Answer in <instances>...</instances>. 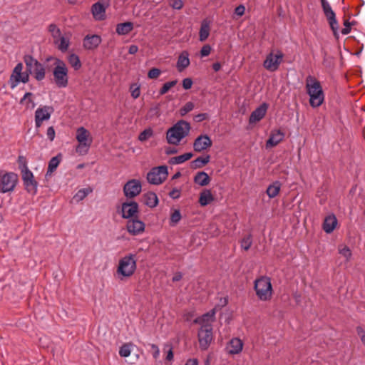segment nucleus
Segmentation results:
<instances>
[{
	"label": "nucleus",
	"instance_id": "8fccbe9b",
	"mask_svg": "<svg viewBox=\"0 0 365 365\" xmlns=\"http://www.w3.org/2000/svg\"><path fill=\"white\" fill-rule=\"evenodd\" d=\"M208 232L212 237H217L220 234V231L218 229L217 226L215 224L210 225L208 228Z\"/></svg>",
	"mask_w": 365,
	"mask_h": 365
},
{
	"label": "nucleus",
	"instance_id": "aec40b11",
	"mask_svg": "<svg viewBox=\"0 0 365 365\" xmlns=\"http://www.w3.org/2000/svg\"><path fill=\"white\" fill-rule=\"evenodd\" d=\"M243 348V342L239 338H233L226 346L228 354L234 355L240 353Z\"/></svg>",
	"mask_w": 365,
	"mask_h": 365
},
{
	"label": "nucleus",
	"instance_id": "c756f323",
	"mask_svg": "<svg viewBox=\"0 0 365 365\" xmlns=\"http://www.w3.org/2000/svg\"><path fill=\"white\" fill-rule=\"evenodd\" d=\"M133 29V24L130 21L120 23L116 25V33L118 35L128 34Z\"/></svg>",
	"mask_w": 365,
	"mask_h": 365
},
{
	"label": "nucleus",
	"instance_id": "e433bc0d",
	"mask_svg": "<svg viewBox=\"0 0 365 365\" xmlns=\"http://www.w3.org/2000/svg\"><path fill=\"white\" fill-rule=\"evenodd\" d=\"M93 192V188L88 187L80 189L74 195L73 198L77 201H81L87 197V195Z\"/></svg>",
	"mask_w": 365,
	"mask_h": 365
},
{
	"label": "nucleus",
	"instance_id": "9b49d317",
	"mask_svg": "<svg viewBox=\"0 0 365 365\" xmlns=\"http://www.w3.org/2000/svg\"><path fill=\"white\" fill-rule=\"evenodd\" d=\"M142 186L140 180L132 179L128 180L123 186V192L128 198H133L141 192Z\"/></svg>",
	"mask_w": 365,
	"mask_h": 365
},
{
	"label": "nucleus",
	"instance_id": "a878e982",
	"mask_svg": "<svg viewBox=\"0 0 365 365\" xmlns=\"http://www.w3.org/2000/svg\"><path fill=\"white\" fill-rule=\"evenodd\" d=\"M194 182L200 186H206L210 182V178L208 174L204 171L197 173L194 177Z\"/></svg>",
	"mask_w": 365,
	"mask_h": 365
},
{
	"label": "nucleus",
	"instance_id": "f3484780",
	"mask_svg": "<svg viewBox=\"0 0 365 365\" xmlns=\"http://www.w3.org/2000/svg\"><path fill=\"white\" fill-rule=\"evenodd\" d=\"M101 37L98 35H87L83 38V45L86 49L93 50L101 44Z\"/></svg>",
	"mask_w": 365,
	"mask_h": 365
},
{
	"label": "nucleus",
	"instance_id": "6ab92c4d",
	"mask_svg": "<svg viewBox=\"0 0 365 365\" xmlns=\"http://www.w3.org/2000/svg\"><path fill=\"white\" fill-rule=\"evenodd\" d=\"M284 133L280 130H274L271 132L269 138L266 142V148H273L283 140Z\"/></svg>",
	"mask_w": 365,
	"mask_h": 365
},
{
	"label": "nucleus",
	"instance_id": "393cba45",
	"mask_svg": "<svg viewBox=\"0 0 365 365\" xmlns=\"http://www.w3.org/2000/svg\"><path fill=\"white\" fill-rule=\"evenodd\" d=\"M144 204L153 208L158 204V198L157 195L153 192H148L143 195Z\"/></svg>",
	"mask_w": 365,
	"mask_h": 365
},
{
	"label": "nucleus",
	"instance_id": "20e7f679",
	"mask_svg": "<svg viewBox=\"0 0 365 365\" xmlns=\"http://www.w3.org/2000/svg\"><path fill=\"white\" fill-rule=\"evenodd\" d=\"M54 61L55 68L53 71L54 82L58 88H66L68 84V68L61 59L49 56L46 61Z\"/></svg>",
	"mask_w": 365,
	"mask_h": 365
},
{
	"label": "nucleus",
	"instance_id": "774afa93",
	"mask_svg": "<svg viewBox=\"0 0 365 365\" xmlns=\"http://www.w3.org/2000/svg\"><path fill=\"white\" fill-rule=\"evenodd\" d=\"M356 332L360 336L361 341L365 344V331L361 327H356Z\"/></svg>",
	"mask_w": 365,
	"mask_h": 365
},
{
	"label": "nucleus",
	"instance_id": "680f3d73",
	"mask_svg": "<svg viewBox=\"0 0 365 365\" xmlns=\"http://www.w3.org/2000/svg\"><path fill=\"white\" fill-rule=\"evenodd\" d=\"M168 195L173 199H178L180 197V190L173 188Z\"/></svg>",
	"mask_w": 365,
	"mask_h": 365
},
{
	"label": "nucleus",
	"instance_id": "58836bf2",
	"mask_svg": "<svg viewBox=\"0 0 365 365\" xmlns=\"http://www.w3.org/2000/svg\"><path fill=\"white\" fill-rule=\"evenodd\" d=\"M252 245V235L249 234L240 240V247L242 250L247 251Z\"/></svg>",
	"mask_w": 365,
	"mask_h": 365
},
{
	"label": "nucleus",
	"instance_id": "603ef678",
	"mask_svg": "<svg viewBox=\"0 0 365 365\" xmlns=\"http://www.w3.org/2000/svg\"><path fill=\"white\" fill-rule=\"evenodd\" d=\"M161 73V71L157 68H151L148 73V77L150 79L157 78L160 74Z\"/></svg>",
	"mask_w": 365,
	"mask_h": 365
},
{
	"label": "nucleus",
	"instance_id": "4c0bfd02",
	"mask_svg": "<svg viewBox=\"0 0 365 365\" xmlns=\"http://www.w3.org/2000/svg\"><path fill=\"white\" fill-rule=\"evenodd\" d=\"M68 63L71 66L76 70H78L81 68V63L78 56L75 53H72L68 56Z\"/></svg>",
	"mask_w": 365,
	"mask_h": 365
},
{
	"label": "nucleus",
	"instance_id": "338daca9",
	"mask_svg": "<svg viewBox=\"0 0 365 365\" xmlns=\"http://www.w3.org/2000/svg\"><path fill=\"white\" fill-rule=\"evenodd\" d=\"M18 163L20 165V168H21V170H26V168H28L27 165H26V158L24 157V156H22V155L19 156V158H18Z\"/></svg>",
	"mask_w": 365,
	"mask_h": 365
},
{
	"label": "nucleus",
	"instance_id": "4468645a",
	"mask_svg": "<svg viewBox=\"0 0 365 365\" xmlns=\"http://www.w3.org/2000/svg\"><path fill=\"white\" fill-rule=\"evenodd\" d=\"M145 223L137 218L128 220L126 227L128 232L132 235H138L145 230Z\"/></svg>",
	"mask_w": 365,
	"mask_h": 365
},
{
	"label": "nucleus",
	"instance_id": "0e129e2a",
	"mask_svg": "<svg viewBox=\"0 0 365 365\" xmlns=\"http://www.w3.org/2000/svg\"><path fill=\"white\" fill-rule=\"evenodd\" d=\"M22 69H23L22 63H17L16 66H15L11 75L19 76L22 73Z\"/></svg>",
	"mask_w": 365,
	"mask_h": 365
},
{
	"label": "nucleus",
	"instance_id": "72a5a7b5",
	"mask_svg": "<svg viewBox=\"0 0 365 365\" xmlns=\"http://www.w3.org/2000/svg\"><path fill=\"white\" fill-rule=\"evenodd\" d=\"M193 154L192 153H186L185 154L170 158L168 163L170 165L180 164L190 160Z\"/></svg>",
	"mask_w": 365,
	"mask_h": 365
},
{
	"label": "nucleus",
	"instance_id": "69168bd1",
	"mask_svg": "<svg viewBox=\"0 0 365 365\" xmlns=\"http://www.w3.org/2000/svg\"><path fill=\"white\" fill-rule=\"evenodd\" d=\"M245 11V7L244 5L240 4L235 9V14L237 16H242Z\"/></svg>",
	"mask_w": 365,
	"mask_h": 365
},
{
	"label": "nucleus",
	"instance_id": "4d7b16f0",
	"mask_svg": "<svg viewBox=\"0 0 365 365\" xmlns=\"http://www.w3.org/2000/svg\"><path fill=\"white\" fill-rule=\"evenodd\" d=\"M135 85L133 84L130 86V91H131V96L136 99L138 98L140 95V87L139 86H137L135 87L134 89H133V88L135 86Z\"/></svg>",
	"mask_w": 365,
	"mask_h": 365
},
{
	"label": "nucleus",
	"instance_id": "13d9d810",
	"mask_svg": "<svg viewBox=\"0 0 365 365\" xmlns=\"http://www.w3.org/2000/svg\"><path fill=\"white\" fill-rule=\"evenodd\" d=\"M46 135L50 141H53L54 140L56 132L53 126H50L48 128Z\"/></svg>",
	"mask_w": 365,
	"mask_h": 365
},
{
	"label": "nucleus",
	"instance_id": "ea45409f",
	"mask_svg": "<svg viewBox=\"0 0 365 365\" xmlns=\"http://www.w3.org/2000/svg\"><path fill=\"white\" fill-rule=\"evenodd\" d=\"M24 61L26 64V68H29V70H34V66H36V63L38 61L34 58L31 55L26 54L24 56Z\"/></svg>",
	"mask_w": 365,
	"mask_h": 365
},
{
	"label": "nucleus",
	"instance_id": "c03bdc74",
	"mask_svg": "<svg viewBox=\"0 0 365 365\" xmlns=\"http://www.w3.org/2000/svg\"><path fill=\"white\" fill-rule=\"evenodd\" d=\"M153 131L151 128L145 129L141 132L138 135V140L140 141H145L153 136Z\"/></svg>",
	"mask_w": 365,
	"mask_h": 365
},
{
	"label": "nucleus",
	"instance_id": "f8f14e48",
	"mask_svg": "<svg viewBox=\"0 0 365 365\" xmlns=\"http://www.w3.org/2000/svg\"><path fill=\"white\" fill-rule=\"evenodd\" d=\"M139 206L135 201L125 202L122 204V217L133 219L138 217Z\"/></svg>",
	"mask_w": 365,
	"mask_h": 365
},
{
	"label": "nucleus",
	"instance_id": "3c124183",
	"mask_svg": "<svg viewBox=\"0 0 365 365\" xmlns=\"http://www.w3.org/2000/svg\"><path fill=\"white\" fill-rule=\"evenodd\" d=\"M355 24V21L349 22V20H345L344 21V28L341 29V33L343 35H346L351 31V26Z\"/></svg>",
	"mask_w": 365,
	"mask_h": 365
},
{
	"label": "nucleus",
	"instance_id": "79ce46f5",
	"mask_svg": "<svg viewBox=\"0 0 365 365\" xmlns=\"http://www.w3.org/2000/svg\"><path fill=\"white\" fill-rule=\"evenodd\" d=\"M181 218L182 216L180 211L179 210H175L174 212L171 214L170 218V225L172 227L176 225L180 222Z\"/></svg>",
	"mask_w": 365,
	"mask_h": 365
},
{
	"label": "nucleus",
	"instance_id": "5701e85b",
	"mask_svg": "<svg viewBox=\"0 0 365 365\" xmlns=\"http://www.w3.org/2000/svg\"><path fill=\"white\" fill-rule=\"evenodd\" d=\"M29 81V76H28V73L22 72L21 74H20L19 76L11 75L10 76L9 83L10 84L11 88L13 89L16 86H17V85L20 82L26 83Z\"/></svg>",
	"mask_w": 365,
	"mask_h": 365
},
{
	"label": "nucleus",
	"instance_id": "e2e57ef3",
	"mask_svg": "<svg viewBox=\"0 0 365 365\" xmlns=\"http://www.w3.org/2000/svg\"><path fill=\"white\" fill-rule=\"evenodd\" d=\"M208 118V114L206 113H199L194 117V120L196 122H202Z\"/></svg>",
	"mask_w": 365,
	"mask_h": 365
},
{
	"label": "nucleus",
	"instance_id": "4be33fe9",
	"mask_svg": "<svg viewBox=\"0 0 365 365\" xmlns=\"http://www.w3.org/2000/svg\"><path fill=\"white\" fill-rule=\"evenodd\" d=\"M190 62L189 59V53L183 51L178 56L176 67L179 72H182L184 69L189 66Z\"/></svg>",
	"mask_w": 365,
	"mask_h": 365
},
{
	"label": "nucleus",
	"instance_id": "9d476101",
	"mask_svg": "<svg viewBox=\"0 0 365 365\" xmlns=\"http://www.w3.org/2000/svg\"><path fill=\"white\" fill-rule=\"evenodd\" d=\"M283 57L284 54L280 51H278L275 55L271 52L267 56L266 59L263 63V66L271 72L276 71L278 70Z\"/></svg>",
	"mask_w": 365,
	"mask_h": 365
},
{
	"label": "nucleus",
	"instance_id": "39448f33",
	"mask_svg": "<svg viewBox=\"0 0 365 365\" xmlns=\"http://www.w3.org/2000/svg\"><path fill=\"white\" fill-rule=\"evenodd\" d=\"M256 294L260 300L267 301L272 297V287L270 279L267 277H261L255 282Z\"/></svg>",
	"mask_w": 365,
	"mask_h": 365
},
{
	"label": "nucleus",
	"instance_id": "c9c22d12",
	"mask_svg": "<svg viewBox=\"0 0 365 365\" xmlns=\"http://www.w3.org/2000/svg\"><path fill=\"white\" fill-rule=\"evenodd\" d=\"M210 26L206 21H203L201 24L200 30V41H205L210 34Z\"/></svg>",
	"mask_w": 365,
	"mask_h": 365
},
{
	"label": "nucleus",
	"instance_id": "cd10ccee",
	"mask_svg": "<svg viewBox=\"0 0 365 365\" xmlns=\"http://www.w3.org/2000/svg\"><path fill=\"white\" fill-rule=\"evenodd\" d=\"M210 160V155H206L205 157H198L190 162V168L193 170L201 168L207 165Z\"/></svg>",
	"mask_w": 365,
	"mask_h": 365
},
{
	"label": "nucleus",
	"instance_id": "2eb2a0df",
	"mask_svg": "<svg viewBox=\"0 0 365 365\" xmlns=\"http://www.w3.org/2000/svg\"><path fill=\"white\" fill-rule=\"evenodd\" d=\"M212 145V140L207 135H200L195 140L193 149L195 152L200 153L211 147Z\"/></svg>",
	"mask_w": 365,
	"mask_h": 365
},
{
	"label": "nucleus",
	"instance_id": "a18cd8bd",
	"mask_svg": "<svg viewBox=\"0 0 365 365\" xmlns=\"http://www.w3.org/2000/svg\"><path fill=\"white\" fill-rule=\"evenodd\" d=\"M329 26H330V28L331 29V31H333V34L334 36V37L338 39L339 38V32H338V30H339V24H338V21L336 20V19H334V20H331L329 21H328Z\"/></svg>",
	"mask_w": 365,
	"mask_h": 365
},
{
	"label": "nucleus",
	"instance_id": "de8ad7c7",
	"mask_svg": "<svg viewBox=\"0 0 365 365\" xmlns=\"http://www.w3.org/2000/svg\"><path fill=\"white\" fill-rule=\"evenodd\" d=\"M130 344H124L119 350V355L122 357H128L130 354Z\"/></svg>",
	"mask_w": 365,
	"mask_h": 365
},
{
	"label": "nucleus",
	"instance_id": "37998d69",
	"mask_svg": "<svg viewBox=\"0 0 365 365\" xmlns=\"http://www.w3.org/2000/svg\"><path fill=\"white\" fill-rule=\"evenodd\" d=\"M195 105L192 102H187L179 110L181 116L185 115L187 113L193 110Z\"/></svg>",
	"mask_w": 365,
	"mask_h": 365
},
{
	"label": "nucleus",
	"instance_id": "7ed1b4c3",
	"mask_svg": "<svg viewBox=\"0 0 365 365\" xmlns=\"http://www.w3.org/2000/svg\"><path fill=\"white\" fill-rule=\"evenodd\" d=\"M137 269V257L135 254H129L122 257L118 262L117 274L120 280L131 277Z\"/></svg>",
	"mask_w": 365,
	"mask_h": 365
},
{
	"label": "nucleus",
	"instance_id": "1a4fd4ad",
	"mask_svg": "<svg viewBox=\"0 0 365 365\" xmlns=\"http://www.w3.org/2000/svg\"><path fill=\"white\" fill-rule=\"evenodd\" d=\"M22 180L27 192L34 195L37 193L38 182L34 179L33 173L28 168L22 170Z\"/></svg>",
	"mask_w": 365,
	"mask_h": 365
},
{
	"label": "nucleus",
	"instance_id": "6e6d98bb",
	"mask_svg": "<svg viewBox=\"0 0 365 365\" xmlns=\"http://www.w3.org/2000/svg\"><path fill=\"white\" fill-rule=\"evenodd\" d=\"M211 51V46L209 44L204 45L200 50L202 57L207 56Z\"/></svg>",
	"mask_w": 365,
	"mask_h": 365
},
{
	"label": "nucleus",
	"instance_id": "b1692460",
	"mask_svg": "<svg viewBox=\"0 0 365 365\" xmlns=\"http://www.w3.org/2000/svg\"><path fill=\"white\" fill-rule=\"evenodd\" d=\"M214 200L215 197L210 190L205 189L200 194L199 203L201 206L205 207L211 203Z\"/></svg>",
	"mask_w": 365,
	"mask_h": 365
},
{
	"label": "nucleus",
	"instance_id": "a211bd4d",
	"mask_svg": "<svg viewBox=\"0 0 365 365\" xmlns=\"http://www.w3.org/2000/svg\"><path fill=\"white\" fill-rule=\"evenodd\" d=\"M108 6V4L105 6L101 1L93 4L91 6V12L93 18L98 21L104 20L106 19V10Z\"/></svg>",
	"mask_w": 365,
	"mask_h": 365
},
{
	"label": "nucleus",
	"instance_id": "052dcab7",
	"mask_svg": "<svg viewBox=\"0 0 365 365\" xmlns=\"http://www.w3.org/2000/svg\"><path fill=\"white\" fill-rule=\"evenodd\" d=\"M153 351V356L155 359H157L160 355V350L157 345L152 344L150 345Z\"/></svg>",
	"mask_w": 365,
	"mask_h": 365
},
{
	"label": "nucleus",
	"instance_id": "473e14b6",
	"mask_svg": "<svg viewBox=\"0 0 365 365\" xmlns=\"http://www.w3.org/2000/svg\"><path fill=\"white\" fill-rule=\"evenodd\" d=\"M34 77L38 81H42L46 76L45 68L39 61L36 63L34 70Z\"/></svg>",
	"mask_w": 365,
	"mask_h": 365
},
{
	"label": "nucleus",
	"instance_id": "423d86ee",
	"mask_svg": "<svg viewBox=\"0 0 365 365\" xmlns=\"http://www.w3.org/2000/svg\"><path fill=\"white\" fill-rule=\"evenodd\" d=\"M200 348L202 351L208 349L213 340V328L210 323L200 324L197 332Z\"/></svg>",
	"mask_w": 365,
	"mask_h": 365
},
{
	"label": "nucleus",
	"instance_id": "0eeeda50",
	"mask_svg": "<svg viewBox=\"0 0 365 365\" xmlns=\"http://www.w3.org/2000/svg\"><path fill=\"white\" fill-rule=\"evenodd\" d=\"M168 171L166 165L153 168L147 174V180L152 185H160L168 178Z\"/></svg>",
	"mask_w": 365,
	"mask_h": 365
},
{
	"label": "nucleus",
	"instance_id": "f257e3e1",
	"mask_svg": "<svg viewBox=\"0 0 365 365\" xmlns=\"http://www.w3.org/2000/svg\"><path fill=\"white\" fill-rule=\"evenodd\" d=\"M306 91L312 108H318L323 103L324 93L321 83L315 77L309 75L306 78Z\"/></svg>",
	"mask_w": 365,
	"mask_h": 365
},
{
	"label": "nucleus",
	"instance_id": "c85d7f7f",
	"mask_svg": "<svg viewBox=\"0 0 365 365\" xmlns=\"http://www.w3.org/2000/svg\"><path fill=\"white\" fill-rule=\"evenodd\" d=\"M321 4L322 7V10L324 11V16L327 18V21L331 20H334L336 18V14L332 10L330 4L327 0H321Z\"/></svg>",
	"mask_w": 365,
	"mask_h": 365
},
{
	"label": "nucleus",
	"instance_id": "412c9836",
	"mask_svg": "<svg viewBox=\"0 0 365 365\" xmlns=\"http://www.w3.org/2000/svg\"><path fill=\"white\" fill-rule=\"evenodd\" d=\"M337 225V219L334 215L327 216L324 220L322 227L326 233H331L334 231Z\"/></svg>",
	"mask_w": 365,
	"mask_h": 365
},
{
	"label": "nucleus",
	"instance_id": "49530a36",
	"mask_svg": "<svg viewBox=\"0 0 365 365\" xmlns=\"http://www.w3.org/2000/svg\"><path fill=\"white\" fill-rule=\"evenodd\" d=\"M48 31L54 38H58L61 35V30L54 24H51L48 26Z\"/></svg>",
	"mask_w": 365,
	"mask_h": 365
},
{
	"label": "nucleus",
	"instance_id": "a19ab883",
	"mask_svg": "<svg viewBox=\"0 0 365 365\" xmlns=\"http://www.w3.org/2000/svg\"><path fill=\"white\" fill-rule=\"evenodd\" d=\"M91 142L92 140L90 139L88 143H79L76 149V152L81 155L86 154L91 145Z\"/></svg>",
	"mask_w": 365,
	"mask_h": 365
},
{
	"label": "nucleus",
	"instance_id": "864d4df0",
	"mask_svg": "<svg viewBox=\"0 0 365 365\" xmlns=\"http://www.w3.org/2000/svg\"><path fill=\"white\" fill-rule=\"evenodd\" d=\"M170 6L174 9H181L183 7V1L182 0H173L170 3Z\"/></svg>",
	"mask_w": 365,
	"mask_h": 365
},
{
	"label": "nucleus",
	"instance_id": "7c9ffc66",
	"mask_svg": "<svg viewBox=\"0 0 365 365\" xmlns=\"http://www.w3.org/2000/svg\"><path fill=\"white\" fill-rule=\"evenodd\" d=\"M281 182L278 180H276L268 186L266 190V193L269 198H274L279 194L281 189Z\"/></svg>",
	"mask_w": 365,
	"mask_h": 365
},
{
	"label": "nucleus",
	"instance_id": "bf43d9fd",
	"mask_svg": "<svg viewBox=\"0 0 365 365\" xmlns=\"http://www.w3.org/2000/svg\"><path fill=\"white\" fill-rule=\"evenodd\" d=\"M339 253L342 255L344 257H345L347 259H349L351 256V252L350 249L346 246H345L342 249H340Z\"/></svg>",
	"mask_w": 365,
	"mask_h": 365
},
{
	"label": "nucleus",
	"instance_id": "bb28decb",
	"mask_svg": "<svg viewBox=\"0 0 365 365\" xmlns=\"http://www.w3.org/2000/svg\"><path fill=\"white\" fill-rule=\"evenodd\" d=\"M215 309H212L208 312L204 314L200 317H197L194 320L195 324H204L208 323L207 322L210 319L212 322H214L215 319Z\"/></svg>",
	"mask_w": 365,
	"mask_h": 365
},
{
	"label": "nucleus",
	"instance_id": "2f4dec72",
	"mask_svg": "<svg viewBox=\"0 0 365 365\" xmlns=\"http://www.w3.org/2000/svg\"><path fill=\"white\" fill-rule=\"evenodd\" d=\"M62 160V155L58 153L56 156L53 157L48 162L46 175L51 174L58 168Z\"/></svg>",
	"mask_w": 365,
	"mask_h": 365
},
{
	"label": "nucleus",
	"instance_id": "5fc2aeb1",
	"mask_svg": "<svg viewBox=\"0 0 365 365\" xmlns=\"http://www.w3.org/2000/svg\"><path fill=\"white\" fill-rule=\"evenodd\" d=\"M182 87L185 90H188L192 88L193 81L191 78H185L182 80Z\"/></svg>",
	"mask_w": 365,
	"mask_h": 365
},
{
	"label": "nucleus",
	"instance_id": "f03ea898",
	"mask_svg": "<svg viewBox=\"0 0 365 365\" xmlns=\"http://www.w3.org/2000/svg\"><path fill=\"white\" fill-rule=\"evenodd\" d=\"M190 124L184 120H180L166 133V139L169 144L178 145L182 139L188 135Z\"/></svg>",
	"mask_w": 365,
	"mask_h": 365
},
{
	"label": "nucleus",
	"instance_id": "ddd939ff",
	"mask_svg": "<svg viewBox=\"0 0 365 365\" xmlns=\"http://www.w3.org/2000/svg\"><path fill=\"white\" fill-rule=\"evenodd\" d=\"M54 109L52 106H44L37 108L35 112V124L36 128H40L43 120L50 118Z\"/></svg>",
	"mask_w": 365,
	"mask_h": 365
},
{
	"label": "nucleus",
	"instance_id": "09e8293b",
	"mask_svg": "<svg viewBox=\"0 0 365 365\" xmlns=\"http://www.w3.org/2000/svg\"><path fill=\"white\" fill-rule=\"evenodd\" d=\"M60 44L58 46V48L62 52H65L68 50L69 46V40L66 39L63 36H60Z\"/></svg>",
	"mask_w": 365,
	"mask_h": 365
},
{
	"label": "nucleus",
	"instance_id": "6e6552de",
	"mask_svg": "<svg viewBox=\"0 0 365 365\" xmlns=\"http://www.w3.org/2000/svg\"><path fill=\"white\" fill-rule=\"evenodd\" d=\"M2 173L3 171H0V192L6 193L13 191L18 182V175L13 172Z\"/></svg>",
	"mask_w": 365,
	"mask_h": 365
},
{
	"label": "nucleus",
	"instance_id": "f704fd0d",
	"mask_svg": "<svg viewBox=\"0 0 365 365\" xmlns=\"http://www.w3.org/2000/svg\"><path fill=\"white\" fill-rule=\"evenodd\" d=\"M89 136V132L83 127L78 128L76 132V139L78 143H88V138Z\"/></svg>",
	"mask_w": 365,
	"mask_h": 365
},
{
	"label": "nucleus",
	"instance_id": "dca6fc26",
	"mask_svg": "<svg viewBox=\"0 0 365 365\" xmlns=\"http://www.w3.org/2000/svg\"><path fill=\"white\" fill-rule=\"evenodd\" d=\"M268 107L269 105L267 103H262L252 112L249 118V122L250 123H253L261 120L265 116Z\"/></svg>",
	"mask_w": 365,
	"mask_h": 365
}]
</instances>
